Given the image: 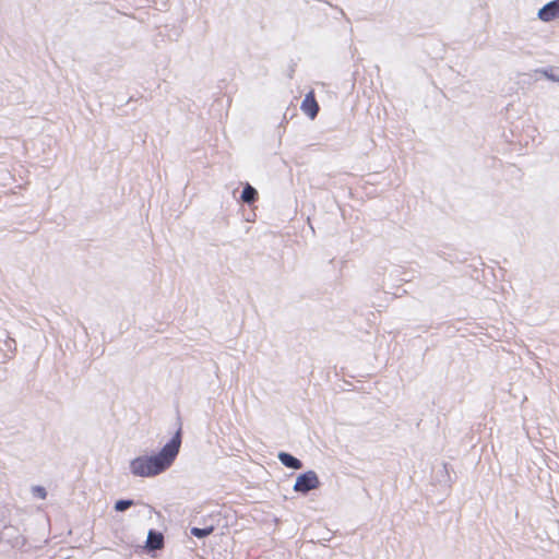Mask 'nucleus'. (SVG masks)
Returning a JSON list of instances; mask_svg holds the SVG:
<instances>
[{
    "label": "nucleus",
    "instance_id": "nucleus-10",
    "mask_svg": "<svg viewBox=\"0 0 559 559\" xmlns=\"http://www.w3.org/2000/svg\"><path fill=\"white\" fill-rule=\"evenodd\" d=\"M134 504V501L133 500H130V499H121V500H118L116 501L115 503V510L118 511V512H123L126 511L127 509H129L130 507H132Z\"/></svg>",
    "mask_w": 559,
    "mask_h": 559
},
{
    "label": "nucleus",
    "instance_id": "nucleus-9",
    "mask_svg": "<svg viewBox=\"0 0 559 559\" xmlns=\"http://www.w3.org/2000/svg\"><path fill=\"white\" fill-rule=\"evenodd\" d=\"M214 531V526L213 525H209V526H205V527H192L191 528V534L197 537V538H204L206 536H209L210 534H212Z\"/></svg>",
    "mask_w": 559,
    "mask_h": 559
},
{
    "label": "nucleus",
    "instance_id": "nucleus-8",
    "mask_svg": "<svg viewBox=\"0 0 559 559\" xmlns=\"http://www.w3.org/2000/svg\"><path fill=\"white\" fill-rule=\"evenodd\" d=\"M540 73L549 81L559 83V68L558 67H549L540 70Z\"/></svg>",
    "mask_w": 559,
    "mask_h": 559
},
{
    "label": "nucleus",
    "instance_id": "nucleus-7",
    "mask_svg": "<svg viewBox=\"0 0 559 559\" xmlns=\"http://www.w3.org/2000/svg\"><path fill=\"white\" fill-rule=\"evenodd\" d=\"M257 195H258V192L257 190L250 186L249 183H247L243 189H242V192H241V201L245 202V203H248V204H251L252 202L255 201L257 199Z\"/></svg>",
    "mask_w": 559,
    "mask_h": 559
},
{
    "label": "nucleus",
    "instance_id": "nucleus-5",
    "mask_svg": "<svg viewBox=\"0 0 559 559\" xmlns=\"http://www.w3.org/2000/svg\"><path fill=\"white\" fill-rule=\"evenodd\" d=\"M164 546V536L162 533L150 530L146 539V548L148 550H157Z\"/></svg>",
    "mask_w": 559,
    "mask_h": 559
},
{
    "label": "nucleus",
    "instance_id": "nucleus-6",
    "mask_svg": "<svg viewBox=\"0 0 559 559\" xmlns=\"http://www.w3.org/2000/svg\"><path fill=\"white\" fill-rule=\"evenodd\" d=\"M277 459L284 466L288 468L300 469L302 467V462L299 459L292 455L290 453L280 452L277 454Z\"/></svg>",
    "mask_w": 559,
    "mask_h": 559
},
{
    "label": "nucleus",
    "instance_id": "nucleus-2",
    "mask_svg": "<svg viewBox=\"0 0 559 559\" xmlns=\"http://www.w3.org/2000/svg\"><path fill=\"white\" fill-rule=\"evenodd\" d=\"M320 485L317 473L314 471H307L297 476L293 489L296 492L307 495L309 491L318 489Z\"/></svg>",
    "mask_w": 559,
    "mask_h": 559
},
{
    "label": "nucleus",
    "instance_id": "nucleus-3",
    "mask_svg": "<svg viewBox=\"0 0 559 559\" xmlns=\"http://www.w3.org/2000/svg\"><path fill=\"white\" fill-rule=\"evenodd\" d=\"M537 16L543 22H551L559 17V0H552L538 10Z\"/></svg>",
    "mask_w": 559,
    "mask_h": 559
},
{
    "label": "nucleus",
    "instance_id": "nucleus-4",
    "mask_svg": "<svg viewBox=\"0 0 559 559\" xmlns=\"http://www.w3.org/2000/svg\"><path fill=\"white\" fill-rule=\"evenodd\" d=\"M301 110L311 119H314L319 111V105L313 96V93H308L302 103H301Z\"/></svg>",
    "mask_w": 559,
    "mask_h": 559
},
{
    "label": "nucleus",
    "instance_id": "nucleus-1",
    "mask_svg": "<svg viewBox=\"0 0 559 559\" xmlns=\"http://www.w3.org/2000/svg\"><path fill=\"white\" fill-rule=\"evenodd\" d=\"M181 447V429L179 428L173 438L152 455H140L129 464L130 473L142 478L155 477L167 471L175 462Z\"/></svg>",
    "mask_w": 559,
    "mask_h": 559
},
{
    "label": "nucleus",
    "instance_id": "nucleus-11",
    "mask_svg": "<svg viewBox=\"0 0 559 559\" xmlns=\"http://www.w3.org/2000/svg\"><path fill=\"white\" fill-rule=\"evenodd\" d=\"M31 491H32L33 496L36 498L44 500L47 497V490L43 486H39V485L33 486L31 488Z\"/></svg>",
    "mask_w": 559,
    "mask_h": 559
}]
</instances>
